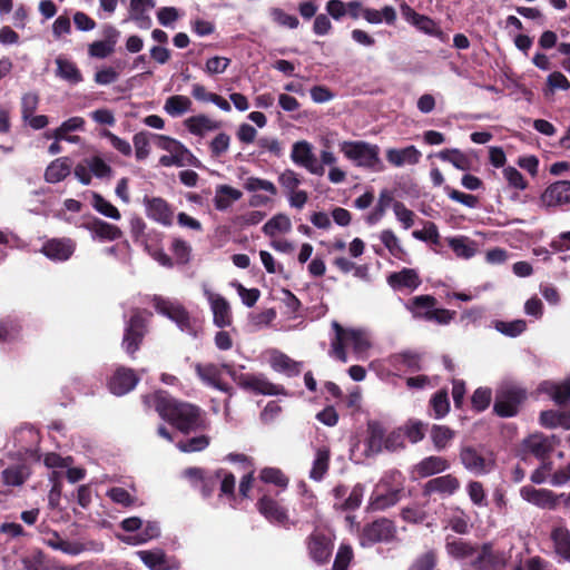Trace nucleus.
<instances>
[{
  "instance_id": "46",
  "label": "nucleus",
  "mask_w": 570,
  "mask_h": 570,
  "mask_svg": "<svg viewBox=\"0 0 570 570\" xmlns=\"http://www.w3.org/2000/svg\"><path fill=\"white\" fill-rule=\"evenodd\" d=\"M394 199L387 189L380 193L379 202L374 209L366 216L365 220L368 225H374L384 216L386 209L393 205Z\"/></svg>"
},
{
  "instance_id": "53",
  "label": "nucleus",
  "mask_w": 570,
  "mask_h": 570,
  "mask_svg": "<svg viewBox=\"0 0 570 570\" xmlns=\"http://www.w3.org/2000/svg\"><path fill=\"white\" fill-rule=\"evenodd\" d=\"M137 554L150 570L166 569V556L163 551L142 550L138 551Z\"/></svg>"
},
{
  "instance_id": "23",
  "label": "nucleus",
  "mask_w": 570,
  "mask_h": 570,
  "mask_svg": "<svg viewBox=\"0 0 570 570\" xmlns=\"http://www.w3.org/2000/svg\"><path fill=\"white\" fill-rule=\"evenodd\" d=\"M213 312V322L219 328H225L232 325L233 316L229 303L225 297L218 294H208Z\"/></svg>"
},
{
  "instance_id": "30",
  "label": "nucleus",
  "mask_w": 570,
  "mask_h": 570,
  "mask_svg": "<svg viewBox=\"0 0 570 570\" xmlns=\"http://www.w3.org/2000/svg\"><path fill=\"white\" fill-rule=\"evenodd\" d=\"M550 538L557 556L566 561H570V531L566 527H554Z\"/></svg>"
},
{
  "instance_id": "20",
  "label": "nucleus",
  "mask_w": 570,
  "mask_h": 570,
  "mask_svg": "<svg viewBox=\"0 0 570 570\" xmlns=\"http://www.w3.org/2000/svg\"><path fill=\"white\" fill-rule=\"evenodd\" d=\"M76 249L75 240L70 238H52L42 245L41 252L50 259L67 261Z\"/></svg>"
},
{
  "instance_id": "1",
  "label": "nucleus",
  "mask_w": 570,
  "mask_h": 570,
  "mask_svg": "<svg viewBox=\"0 0 570 570\" xmlns=\"http://www.w3.org/2000/svg\"><path fill=\"white\" fill-rule=\"evenodd\" d=\"M153 402L159 416L183 434L206 429L199 406L177 400L166 391L156 392Z\"/></svg>"
},
{
  "instance_id": "3",
  "label": "nucleus",
  "mask_w": 570,
  "mask_h": 570,
  "mask_svg": "<svg viewBox=\"0 0 570 570\" xmlns=\"http://www.w3.org/2000/svg\"><path fill=\"white\" fill-rule=\"evenodd\" d=\"M153 306L156 312L166 316L183 331L196 336L200 325L198 321L190 315L186 307L178 301H171L160 295H154L151 298Z\"/></svg>"
},
{
  "instance_id": "16",
  "label": "nucleus",
  "mask_w": 570,
  "mask_h": 570,
  "mask_svg": "<svg viewBox=\"0 0 570 570\" xmlns=\"http://www.w3.org/2000/svg\"><path fill=\"white\" fill-rule=\"evenodd\" d=\"M460 480L453 474H445L430 479L422 489L423 497H431L434 493L452 495L460 489Z\"/></svg>"
},
{
  "instance_id": "4",
  "label": "nucleus",
  "mask_w": 570,
  "mask_h": 570,
  "mask_svg": "<svg viewBox=\"0 0 570 570\" xmlns=\"http://www.w3.org/2000/svg\"><path fill=\"white\" fill-rule=\"evenodd\" d=\"M332 327L335 331V336L331 343V355L338 361L343 363L347 362V355L345 351V346L347 344H351L354 352L357 354L363 353L370 348L371 343L363 331L353 328L346 330L336 321L332 323Z\"/></svg>"
},
{
  "instance_id": "49",
  "label": "nucleus",
  "mask_w": 570,
  "mask_h": 570,
  "mask_svg": "<svg viewBox=\"0 0 570 570\" xmlns=\"http://www.w3.org/2000/svg\"><path fill=\"white\" fill-rule=\"evenodd\" d=\"M292 228V223L285 214H277L272 217L263 226V233L269 237H274L277 233H287Z\"/></svg>"
},
{
  "instance_id": "41",
  "label": "nucleus",
  "mask_w": 570,
  "mask_h": 570,
  "mask_svg": "<svg viewBox=\"0 0 570 570\" xmlns=\"http://www.w3.org/2000/svg\"><path fill=\"white\" fill-rule=\"evenodd\" d=\"M400 500V490H390L386 493L374 491L370 498V507L374 511H382L396 504Z\"/></svg>"
},
{
  "instance_id": "63",
  "label": "nucleus",
  "mask_w": 570,
  "mask_h": 570,
  "mask_svg": "<svg viewBox=\"0 0 570 570\" xmlns=\"http://www.w3.org/2000/svg\"><path fill=\"white\" fill-rule=\"evenodd\" d=\"M209 445V438L207 435H198L190 438L186 441H179L177 448L185 453L198 452L205 450Z\"/></svg>"
},
{
  "instance_id": "47",
  "label": "nucleus",
  "mask_w": 570,
  "mask_h": 570,
  "mask_svg": "<svg viewBox=\"0 0 570 570\" xmlns=\"http://www.w3.org/2000/svg\"><path fill=\"white\" fill-rule=\"evenodd\" d=\"M365 487L362 483H356L348 497L344 499L341 503L335 502L334 508L342 511H354L358 509L362 504L363 495H364Z\"/></svg>"
},
{
  "instance_id": "11",
  "label": "nucleus",
  "mask_w": 570,
  "mask_h": 570,
  "mask_svg": "<svg viewBox=\"0 0 570 570\" xmlns=\"http://www.w3.org/2000/svg\"><path fill=\"white\" fill-rule=\"evenodd\" d=\"M258 512L271 523L291 529L296 522L292 521L288 511L276 499L268 494H264L256 502Z\"/></svg>"
},
{
  "instance_id": "61",
  "label": "nucleus",
  "mask_w": 570,
  "mask_h": 570,
  "mask_svg": "<svg viewBox=\"0 0 570 570\" xmlns=\"http://www.w3.org/2000/svg\"><path fill=\"white\" fill-rule=\"evenodd\" d=\"M91 175L97 178H109L112 175V168L100 157L92 156L86 159Z\"/></svg>"
},
{
  "instance_id": "52",
  "label": "nucleus",
  "mask_w": 570,
  "mask_h": 570,
  "mask_svg": "<svg viewBox=\"0 0 570 570\" xmlns=\"http://www.w3.org/2000/svg\"><path fill=\"white\" fill-rule=\"evenodd\" d=\"M85 128V119L82 117H71L63 121L60 127H58L52 135L46 134L47 138L53 137L56 140H62L66 138V134L76 130H83Z\"/></svg>"
},
{
  "instance_id": "19",
  "label": "nucleus",
  "mask_w": 570,
  "mask_h": 570,
  "mask_svg": "<svg viewBox=\"0 0 570 570\" xmlns=\"http://www.w3.org/2000/svg\"><path fill=\"white\" fill-rule=\"evenodd\" d=\"M450 461L443 456L430 455L422 459L412 469L413 479H425L442 473L450 468Z\"/></svg>"
},
{
  "instance_id": "27",
  "label": "nucleus",
  "mask_w": 570,
  "mask_h": 570,
  "mask_svg": "<svg viewBox=\"0 0 570 570\" xmlns=\"http://www.w3.org/2000/svg\"><path fill=\"white\" fill-rule=\"evenodd\" d=\"M539 391L549 395L556 404L566 405L570 401V379L561 383L543 381L539 385Z\"/></svg>"
},
{
  "instance_id": "28",
  "label": "nucleus",
  "mask_w": 570,
  "mask_h": 570,
  "mask_svg": "<svg viewBox=\"0 0 570 570\" xmlns=\"http://www.w3.org/2000/svg\"><path fill=\"white\" fill-rule=\"evenodd\" d=\"M421 153L415 146H407L402 149L391 148L386 151V159L395 167L404 164L415 165L420 161Z\"/></svg>"
},
{
  "instance_id": "31",
  "label": "nucleus",
  "mask_w": 570,
  "mask_h": 570,
  "mask_svg": "<svg viewBox=\"0 0 570 570\" xmlns=\"http://www.w3.org/2000/svg\"><path fill=\"white\" fill-rule=\"evenodd\" d=\"M188 131L195 136H204L206 131L216 130L220 127L219 121L212 120L206 115H196L185 120Z\"/></svg>"
},
{
  "instance_id": "42",
  "label": "nucleus",
  "mask_w": 570,
  "mask_h": 570,
  "mask_svg": "<svg viewBox=\"0 0 570 570\" xmlns=\"http://www.w3.org/2000/svg\"><path fill=\"white\" fill-rule=\"evenodd\" d=\"M448 243L454 254L460 258L469 259L476 253L475 242L470 240L468 237H451L448 239Z\"/></svg>"
},
{
  "instance_id": "59",
  "label": "nucleus",
  "mask_w": 570,
  "mask_h": 570,
  "mask_svg": "<svg viewBox=\"0 0 570 570\" xmlns=\"http://www.w3.org/2000/svg\"><path fill=\"white\" fill-rule=\"evenodd\" d=\"M492 400V391L490 387H478L471 396L472 409L476 412L487 410Z\"/></svg>"
},
{
  "instance_id": "44",
  "label": "nucleus",
  "mask_w": 570,
  "mask_h": 570,
  "mask_svg": "<svg viewBox=\"0 0 570 570\" xmlns=\"http://www.w3.org/2000/svg\"><path fill=\"white\" fill-rule=\"evenodd\" d=\"M426 428L428 423L416 419H410L401 426V430L404 438H406L412 444H416L425 438Z\"/></svg>"
},
{
  "instance_id": "10",
  "label": "nucleus",
  "mask_w": 570,
  "mask_h": 570,
  "mask_svg": "<svg viewBox=\"0 0 570 570\" xmlns=\"http://www.w3.org/2000/svg\"><path fill=\"white\" fill-rule=\"evenodd\" d=\"M459 459L464 469L475 475L488 474L494 466V460L485 456L482 446L462 445Z\"/></svg>"
},
{
  "instance_id": "2",
  "label": "nucleus",
  "mask_w": 570,
  "mask_h": 570,
  "mask_svg": "<svg viewBox=\"0 0 570 570\" xmlns=\"http://www.w3.org/2000/svg\"><path fill=\"white\" fill-rule=\"evenodd\" d=\"M445 550L453 559H469L474 570H503L508 561L505 552L494 549L491 542L478 544L461 538L448 537Z\"/></svg>"
},
{
  "instance_id": "5",
  "label": "nucleus",
  "mask_w": 570,
  "mask_h": 570,
  "mask_svg": "<svg viewBox=\"0 0 570 570\" xmlns=\"http://www.w3.org/2000/svg\"><path fill=\"white\" fill-rule=\"evenodd\" d=\"M151 316V312L136 308L126 323L121 346L131 358L135 357L136 352L140 348L148 333V324Z\"/></svg>"
},
{
  "instance_id": "60",
  "label": "nucleus",
  "mask_w": 570,
  "mask_h": 570,
  "mask_svg": "<svg viewBox=\"0 0 570 570\" xmlns=\"http://www.w3.org/2000/svg\"><path fill=\"white\" fill-rule=\"evenodd\" d=\"M47 554L40 549L33 550L21 559L23 570H45Z\"/></svg>"
},
{
  "instance_id": "51",
  "label": "nucleus",
  "mask_w": 570,
  "mask_h": 570,
  "mask_svg": "<svg viewBox=\"0 0 570 570\" xmlns=\"http://www.w3.org/2000/svg\"><path fill=\"white\" fill-rule=\"evenodd\" d=\"M92 207L100 213L101 215L119 220L121 215L117 207H115L110 202L104 198L100 194L94 191L92 193Z\"/></svg>"
},
{
  "instance_id": "36",
  "label": "nucleus",
  "mask_w": 570,
  "mask_h": 570,
  "mask_svg": "<svg viewBox=\"0 0 570 570\" xmlns=\"http://www.w3.org/2000/svg\"><path fill=\"white\" fill-rule=\"evenodd\" d=\"M438 304V299L432 295H419L409 301L407 308L414 318L424 320L425 311H432Z\"/></svg>"
},
{
  "instance_id": "48",
  "label": "nucleus",
  "mask_w": 570,
  "mask_h": 570,
  "mask_svg": "<svg viewBox=\"0 0 570 570\" xmlns=\"http://www.w3.org/2000/svg\"><path fill=\"white\" fill-rule=\"evenodd\" d=\"M190 107L191 100L187 96L175 95L167 98L164 109L168 115L177 117L190 110Z\"/></svg>"
},
{
  "instance_id": "15",
  "label": "nucleus",
  "mask_w": 570,
  "mask_h": 570,
  "mask_svg": "<svg viewBox=\"0 0 570 570\" xmlns=\"http://www.w3.org/2000/svg\"><path fill=\"white\" fill-rule=\"evenodd\" d=\"M239 387L245 391L254 392L256 394L264 395H278L283 393V387L269 382L263 375H254V374H242Z\"/></svg>"
},
{
  "instance_id": "8",
  "label": "nucleus",
  "mask_w": 570,
  "mask_h": 570,
  "mask_svg": "<svg viewBox=\"0 0 570 570\" xmlns=\"http://www.w3.org/2000/svg\"><path fill=\"white\" fill-rule=\"evenodd\" d=\"M305 546L309 559L318 566H324L332 557L334 540L330 533L316 528L306 537Z\"/></svg>"
},
{
  "instance_id": "35",
  "label": "nucleus",
  "mask_w": 570,
  "mask_h": 570,
  "mask_svg": "<svg viewBox=\"0 0 570 570\" xmlns=\"http://www.w3.org/2000/svg\"><path fill=\"white\" fill-rule=\"evenodd\" d=\"M540 423L544 428L570 429V411L547 410L540 413Z\"/></svg>"
},
{
  "instance_id": "21",
  "label": "nucleus",
  "mask_w": 570,
  "mask_h": 570,
  "mask_svg": "<svg viewBox=\"0 0 570 570\" xmlns=\"http://www.w3.org/2000/svg\"><path fill=\"white\" fill-rule=\"evenodd\" d=\"M386 430L382 422L370 420L366 423L365 452L367 455H376L384 450Z\"/></svg>"
},
{
  "instance_id": "55",
  "label": "nucleus",
  "mask_w": 570,
  "mask_h": 570,
  "mask_svg": "<svg viewBox=\"0 0 570 570\" xmlns=\"http://www.w3.org/2000/svg\"><path fill=\"white\" fill-rule=\"evenodd\" d=\"M438 564V552L430 549L424 553L417 556L407 570H434Z\"/></svg>"
},
{
  "instance_id": "33",
  "label": "nucleus",
  "mask_w": 570,
  "mask_h": 570,
  "mask_svg": "<svg viewBox=\"0 0 570 570\" xmlns=\"http://www.w3.org/2000/svg\"><path fill=\"white\" fill-rule=\"evenodd\" d=\"M363 18L372 24L385 22L389 26H393L396 22L397 14L392 6H384L381 10L365 8Z\"/></svg>"
},
{
  "instance_id": "50",
  "label": "nucleus",
  "mask_w": 570,
  "mask_h": 570,
  "mask_svg": "<svg viewBox=\"0 0 570 570\" xmlns=\"http://www.w3.org/2000/svg\"><path fill=\"white\" fill-rule=\"evenodd\" d=\"M159 535L160 529L158 523L156 521H148L140 533L121 538V540L128 544H141L151 539L158 538Z\"/></svg>"
},
{
  "instance_id": "37",
  "label": "nucleus",
  "mask_w": 570,
  "mask_h": 570,
  "mask_svg": "<svg viewBox=\"0 0 570 570\" xmlns=\"http://www.w3.org/2000/svg\"><path fill=\"white\" fill-rule=\"evenodd\" d=\"M70 174L68 158H58L53 160L46 169L45 179L47 183L56 184L62 181Z\"/></svg>"
},
{
  "instance_id": "29",
  "label": "nucleus",
  "mask_w": 570,
  "mask_h": 570,
  "mask_svg": "<svg viewBox=\"0 0 570 570\" xmlns=\"http://www.w3.org/2000/svg\"><path fill=\"white\" fill-rule=\"evenodd\" d=\"M331 450L326 445H322L316 449L315 458L313 461L312 469L309 471V478L314 481H322L330 469Z\"/></svg>"
},
{
  "instance_id": "40",
  "label": "nucleus",
  "mask_w": 570,
  "mask_h": 570,
  "mask_svg": "<svg viewBox=\"0 0 570 570\" xmlns=\"http://www.w3.org/2000/svg\"><path fill=\"white\" fill-rule=\"evenodd\" d=\"M429 406L432 410V416L434 419H443L450 412V400L446 389H441L435 392L430 401Z\"/></svg>"
},
{
  "instance_id": "17",
  "label": "nucleus",
  "mask_w": 570,
  "mask_h": 570,
  "mask_svg": "<svg viewBox=\"0 0 570 570\" xmlns=\"http://www.w3.org/2000/svg\"><path fill=\"white\" fill-rule=\"evenodd\" d=\"M195 371L198 377L209 386L232 395V386L222 381V370L214 363H197Z\"/></svg>"
},
{
  "instance_id": "26",
  "label": "nucleus",
  "mask_w": 570,
  "mask_h": 570,
  "mask_svg": "<svg viewBox=\"0 0 570 570\" xmlns=\"http://www.w3.org/2000/svg\"><path fill=\"white\" fill-rule=\"evenodd\" d=\"M387 284L393 289H416L421 285V279L415 269L403 268L400 272L391 273L387 276Z\"/></svg>"
},
{
  "instance_id": "56",
  "label": "nucleus",
  "mask_w": 570,
  "mask_h": 570,
  "mask_svg": "<svg viewBox=\"0 0 570 570\" xmlns=\"http://www.w3.org/2000/svg\"><path fill=\"white\" fill-rule=\"evenodd\" d=\"M259 479L264 483H271L282 489L288 485V478L277 468H264L261 471Z\"/></svg>"
},
{
  "instance_id": "32",
  "label": "nucleus",
  "mask_w": 570,
  "mask_h": 570,
  "mask_svg": "<svg viewBox=\"0 0 570 570\" xmlns=\"http://www.w3.org/2000/svg\"><path fill=\"white\" fill-rule=\"evenodd\" d=\"M243 196L242 191L229 186V185H219L216 188V194L214 197V205L217 210H226L230 207L234 202H237Z\"/></svg>"
},
{
  "instance_id": "9",
  "label": "nucleus",
  "mask_w": 570,
  "mask_h": 570,
  "mask_svg": "<svg viewBox=\"0 0 570 570\" xmlns=\"http://www.w3.org/2000/svg\"><path fill=\"white\" fill-rule=\"evenodd\" d=\"M396 535V528L392 520L380 518L364 524L360 533V544L364 548L379 542H390Z\"/></svg>"
},
{
  "instance_id": "45",
  "label": "nucleus",
  "mask_w": 570,
  "mask_h": 570,
  "mask_svg": "<svg viewBox=\"0 0 570 570\" xmlns=\"http://www.w3.org/2000/svg\"><path fill=\"white\" fill-rule=\"evenodd\" d=\"M217 479L219 484V498L226 497L229 501L235 500L236 479L235 475L224 469L217 470Z\"/></svg>"
},
{
  "instance_id": "24",
  "label": "nucleus",
  "mask_w": 570,
  "mask_h": 570,
  "mask_svg": "<svg viewBox=\"0 0 570 570\" xmlns=\"http://www.w3.org/2000/svg\"><path fill=\"white\" fill-rule=\"evenodd\" d=\"M83 227L92 234L94 238H98L100 240L112 242L119 239L122 236V232L118 226L97 217L88 223H85Z\"/></svg>"
},
{
  "instance_id": "7",
  "label": "nucleus",
  "mask_w": 570,
  "mask_h": 570,
  "mask_svg": "<svg viewBox=\"0 0 570 570\" xmlns=\"http://www.w3.org/2000/svg\"><path fill=\"white\" fill-rule=\"evenodd\" d=\"M344 155L356 163L357 166L382 170L383 165L379 157L380 148L365 141L345 142L342 148Z\"/></svg>"
},
{
  "instance_id": "64",
  "label": "nucleus",
  "mask_w": 570,
  "mask_h": 570,
  "mask_svg": "<svg viewBox=\"0 0 570 570\" xmlns=\"http://www.w3.org/2000/svg\"><path fill=\"white\" fill-rule=\"evenodd\" d=\"M170 248L178 265H186L190 261L191 247L186 240L176 238Z\"/></svg>"
},
{
  "instance_id": "38",
  "label": "nucleus",
  "mask_w": 570,
  "mask_h": 570,
  "mask_svg": "<svg viewBox=\"0 0 570 570\" xmlns=\"http://www.w3.org/2000/svg\"><path fill=\"white\" fill-rule=\"evenodd\" d=\"M57 75L69 81L70 83H79L83 80V77L73 61L68 59H63L61 57L57 58Z\"/></svg>"
},
{
  "instance_id": "6",
  "label": "nucleus",
  "mask_w": 570,
  "mask_h": 570,
  "mask_svg": "<svg viewBox=\"0 0 570 570\" xmlns=\"http://www.w3.org/2000/svg\"><path fill=\"white\" fill-rule=\"evenodd\" d=\"M527 390L517 385H505L497 391L493 412L500 417L515 416L527 400Z\"/></svg>"
},
{
  "instance_id": "54",
  "label": "nucleus",
  "mask_w": 570,
  "mask_h": 570,
  "mask_svg": "<svg viewBox=\"0 0 570 570\" xmlns=\"http://www.w3.org/2000/svg\"><path fill=\"white\" fill-rule=\"evenodd\" d=\"M269 17L274 23L287 29H296L299 20L296 16L286 13L283 9L273 7L269 9Z\"/></svg>"
},
{
  "instance_id": "14",
  "label": "nucleus",
  "mask_w": 570,
  "mask_h": 570,
  "mask_svg": "<svg viewBox=\"0 0 570 570\" xmlns=\"http://www.w3.org/2000/svg\"><path fill=\"white\" fill-rule=\"evenodd\" d=\"M542 206L550 208L570 203V180H558L550 184L540 196Z\"/></svg>"
},
{
  "instance_id": "39",
  "label": "nucleus",
  "mask_w": 570,
  "mask_h": 570,
  "mask_svg": "<svg viewBox=\"0 0 570 570\" xmlns=\"http://www.w3.org/2000/svg\"><path fill=\"white\" fill-rule=\"evenodd\" d=\"M438 157L443 161L451 163L460 170H470L472 167V160L456 148L443 149L438 154Z\"/></svg>"
},
{
  "instance_id": "34",
  "label": "nucleus",
  "mask_w": 570,
  "mask_h": 570,
  "mask_svg": "<svg viewBox=\"0 0 570 570\" xmlns=\"http://www.w3.org/2000/svg\"><path fill=\"white\" fill-rule=\"evenodd\" d=\"M430 438L434 449L441 452L452 443L455 431L448 425L433 424L430 430Z\"/></svg>"
},
{
  "instance_id": "58",
  "label": "nucleus",
  "mask_w": 570,
  "mask_h": 570,
  "mask_svg": "<svg viewBox=\"0 0 570 570\" xmlns=\"http://www.w3.org/2000/svg\"><path fill=\"white\" fill-rule=\"evenodd\" d=\"M394 364H401L412 372L421 371V356L411 351H405L393 355Z\"/></svg>"
},
{
  "instance_id": "62",
  "label": "nucleus",
  "mask_w": 570,
  "mask_h": 570,
  "mask_svg": "<svg viewBox=\"0 0 570 570\" xmlns=\"http://www.w3.org/2000/svg\"><path fill=\"white\" fill-rule=\"evenodd\" d=\"M354 553L350 544L342 543L336 552L332 570H347Z\"/></svg>"
},
{
  "instance_id": "13",
  "label": "nucleus",
  "mask_w": 570,
  "mask_h": 570,
  "mask_svg": "<svg viewBox=\"0 0 570 570\" xmlns=\"http://www.w3.org/2000/svg\"><path fill=\"white\" fill-rule=\"evenodd\" d=\"M139 380L132 368L119 366L108 380V389L114 395L122 396L134 390Z\"/></svg>"
},
{
  "instance_id": "25",
  "label": "nucleus",
  "mask_w": 570,
  "mask_h": 570,
  "mask_svg": "<svg viewBox=\"0 0 570 570\" xmlns=\"http://www.w3.org/2000/svg\"><path fill=\"white\" fill-rule=\"evenodd\" d=\"M524 449L535 458L544 459L553 451L554 436L549 438L543 434H532L523 442Z\"/></svg>"
},
{
  "instance_id": "22",
  "label": "nucleus",
  "mask_w": 570,
  "mask_h": 570,
  "mask_svg": "<svg viewBox=\"0 0 570 570\" xmlns=\"http://www.w3.org/2000/svg\"><path fill=\"white\" fill-rule=\"evenodd\" d=\"M147 216L165 226L173 224L174 212L170 205L161 197H145Z\"/></svg>"
},
{
  "instance_id": "57",
  "label": "nucleus",
  "mask_w": 570,
  "mask_h": 570,
  "mask_svg": "<svg viewBox=\"0 0 570 570\" xmlns=\"http://www.w3.org/2000/svg\"><path fill=\"white\" fill-rule=\"evenodd\" d=\"M153 134L148 131H140L134 135L132 142L135 147V155L137 160H145L150 154L149 137Z\"/></svg>"
},
{
  "instance_id": "12",
  "label": "nucleus",
  "mask_w": 570,
  "mask_h": 570,
  "mask_svg": "<svg viewBox=\"0 0 570 570\" xmlns=\"http://www.w3.org/2000/svg\"><path fill=\"white\" fill-rule=\"evenodd\" d=\"M291 159L294 164L304 167L311 174L323 176L325 169L320 165L312 150V145L306 140L296 141L292 147Z\"/></svg>"
},
{
  "instance_id": "43",
  "label": "nucleus",
  "mask_w": 570,
  "mask_h": 570,
  "mask_svg": "<svg viewBox=\"0 0 570 570\" xmlns=\"http://www.w3.org/2000/svg\"><path fill=\"white\" fill-rule=\"evenodd\" d=\"M381 242L383 245L387 248L390 254L394 256L395 258L407 262V253L406 250L401 246L399 238L391 229H384L382 230L380 235Z\"/></svg>"
},
{
  "instance_id": "18",
  "label": "nucleus",
  "mask_w": 570,
  "mask_h": 570,
  "mask_svg": "<svg viewBox=\"0 0 570 570\" xmlns=\"http://www.w3.org/2000/svg\"><path fill=\"white\" fill-rule=\"evenodd\" d=\"M520 495L527 502L541 509L552 510L558 504L557 495L548 489H535L532 485H524L520 489Z\"/></svg>"
}]
</instances>
